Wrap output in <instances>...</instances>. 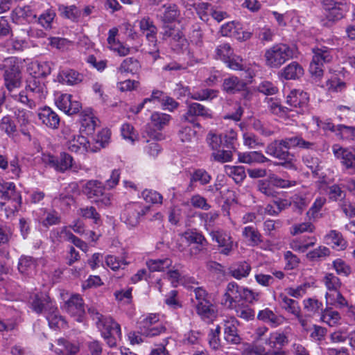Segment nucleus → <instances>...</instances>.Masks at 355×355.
Returning <instances> with one entry per match:
<instances>
[{
	"label": "nucleus",
	"mask_w": 355,
	"mask_h": 355,
	"mask_svg": "<svg viewBox=\"0 0 355 355\" xmlns=\"http://www.w3.org/2000/svg\"><path fill=\"white\" fill-rule=\"evenodd\" d=\"M242 288L234 282H230L221 299V304L227 309L235 307L242 300Z\"/></svg>",
	"instance_id": "15"
},
{
	"label": "nucleus",
	"mask_w": 355,
	"mask_h": 355,
	"mask_svg": "<svg viewBox=\"0 0 355 355\" xmlns=\"http://www.w3.org/2000/svg\"><path fill=\"white\" fill-rule=\"evenodd\" d=\"M148 211V206L138 202H130L125 205L121 214V219L130 228L135 227L139 223L141 216Z\"/></svg>",
	"instance_id": "9"
},
{
	"label": "nucleus",
	"mask_w": 355,
	"mask_h": 355,
	"mask_svg": "<svg viewBox=\"0 0 355 355\" xmlns=\"http://www.w3.org/2000/svg\"><path fill=\"white\" fill-rule=\"evenodd\" d=\"M327 200L324 197H318L306 212V216L310 220H315L320 217V211L325 205Z\"/></svg>",
	"instance_id": "53"
},
{
	"label": "nucleus",
	"mask_w": 355,
	"mask_h": 355,
	"mask_svg": "<svg viewBox=\"0 0 355 355\" xmlns=\"http://www.w3.org/2000/svg\"><path fill=\"white\" fill-rule=\"evenodd\" d=\"M244 146L249 148H257L263 147L264 144L257 135L252 132H244L243 134Z\"/></svg>",
	"instance_id": "63"
},
{
	"label": "nucleus",
	"mask_w": 355,
	"mask_h": 355,
	"mask_svg": "<svg viewBox=\"0 0 355 355\" xmlns=\"http://www.w3.org/2000/svg\"><path fill=\"white\" fill-rule=\"evenodd\" d=\"M98 119L90 109L83 110L80 114V131L92 135L95 130Z\"/></svg>",
	"instance_id": "23"
},
{
	"label": "nucleus",
	"mask_w": 355,
	"mask_h": 355,
	"mask_svg": "<svg viewBox=\"0 0 355 355\" xmlns=\"http://www.w3.org/2000/svg\"><path fill=\"white\" fill-rule=\"evenodd\" d=\"M309 101V95L306 92L300 90H292L286 96V103L291 107H302Z\"/></svg>",
	"instance_id": "35"
},
{
	"label": "nucleus",
	"mask_w": 355,
	"mask_h": 355,
	"mask_svg": "<svg viewBox=\"0 0 355 355\" xmlns=\"http://www.w3.org/2000/svg\"><path fill=\"white\" fill-rule=\"evenodd\" d=\"M3 73V85L8 94L14 92L21 85V73L17 60L15 57H9L4 60L2 64Z\"/></svg>",
	"instance_id": "5"
},
{
	"label": "nucleus",
	"mask_w": 355,
	"mask_h": 355,
	"mask_svg": "<svg viewBox=\"0 0 355 355\" xmlns=\"http://www.w3.org/2000/svg\"><path fill=\"white\" fill-rule=\"evenodd\" d=\"M58 10L62 17L70 19L72 21H78L80 16V10L74 5L58 4Z\"/></svg>",
	"instance_id": "41"
},
{
	"label": "nucleus",
	"mask_w": 355,
	"mask_h": 355,
	"mask_svg": "<svg viewBox=\"0 0 355 355\" xmlns=\"http://www.w3.org/2000/svg\"><path fill=\"white\" fill-rule=\"evenodd\" d=\"M38 118L41 123L51 129H57L60 125V119L58 114L49 107L38 110Z\"/></svg>",
	"instance_id": "20"
},
{
	"label": "nucleus",
	"mask_w": 355,
	"mask_h": 355,
	"mask_svg": "<svg viewBox=\"0 0 355 355\" xmlns=\"http://www.w3.org/2000/svg\"><path fill=\"white\" fill-rule=\"evenodd\" d=\"M279 300L283 309L294 316H299L301 308L297 301L289 298L284 293L279 294Z\"/></svg>",
	"instance_id": "37"
},
{
	"label": "nucleus",
	"mask_w": 355,
	"mask_h": 355,
	"mask_svg": "<svg viewBox=\"0 0 355 355\" xmlns=\"http://www.w3.org/2000/svg\"><path fill=\"white\" fill-rule=\"evenodd\" d=\"M171 119V116L168 114L160 112H154L150 116V123L154 127V130H147L148 134L153 138L158 139L161 135L156 131L163 130L168 125Z\"/></svg>",
	"instance_id": "18"
},
{
	"label": "nucleus",
	"mask_w": 355,
	"mask_h": 355,
	"mask_svg": "<svg viewBox=\"0 0 355 355\" xmlns=\"http://www.w3.org/2000/svg\"><path fill=\"white\" fill-rule=\"evenodd\" d=\"M0 130L3 131L8 137H14L17 131V126L10 116L6 115L1 119Z\"/></svg>",
	"instance_id": "55"
},
{
	"label": "nucleus",
	"mask_w": 355,
	"mask_h": 355,
	"mask_svg": "<svg viewBox=\"0 0 355 355\" xmlns=\"http://www.w3.org/2000/svg\"><path fill=\"white\" fill-rule=\"evenodd\" d=\"M0 193L1 198L13 200L19 205L21 203V195L17 191L15 184L11 182H0Z\"/></svg>",
	"instance_id": "25"
},
{
	"label": "nucleus",
	"mask_w": 355,
	"mask_h": 355,
	"mask_svg": "<svg viewBox=\"0 0 355 355\" xmlns=\"http://www.w3.org/2000/svg\"><path fill=\"white\" fill-rule=\"evenodd\" d=\"M327 239L332 247L337 250H344L347 247V241L344 239L342 234L336 230H331L327 236Z\"/></svg>",
	"instance_id": "48"
},
{
	"label": "nucleus",
	"mask_w": 355,
	"mask_h": 355,
	"mask_svg": "<svg viewBox=\"0 0 355 355\" xmlns=\"http://www.w3.org/2000/svg\"><path fill=\"white\" fill-rule=\"evenodd\" d=\"M172 265V261L168 258L149 259L146 261V266L152 272H160L169 268Z\"/></svg>",
	"instance_id": "49"
},
{
	"label": "nucleus",
	"mask_w": 355,
	"mask_h": 355,
	"mask_svg": "<svg viewBox=\"0 0 355 355\" xmlns=\"http://www.w3.org/2000/svg\"><path fill=\"white\" fill-rule=\"evenodd\" d=\"M334 156L340 161L343 166L347 170H355V150L343 148L338 144L332 146Z\"/></svg>",
	"instance_id": "16"
},
{
	"label": "nucleus",
	"mask_w": 355,
	"mask_h": 355,
	"mask_svg": "<svg viewBox=\"0 0 355 355\" xmlns=\"http://www.w3.org/2000/svg\"><path fill=\"white\" fill-rule=\"evenodd\" d=\"M252 125L255 131L263 137H270L275 132L274 128L259 119L254 120Z\"/></svg>",
	"instance_id": "61"
},
{
	"label": "nucleus",
	"mask_w": 355,
	"mask_h": 355,
	"mask_svg": "<svg viewBox=\"0 0 355 355\" xmlns=\"http://www.w3.org/2000/svg\"><path fill=\"white\" fill-rule=\"evenodd\" d=\"M336 136L343 141H352L355 139V125H337Z\"/></svg>",
	"instance_id": "50"
},
{
	"label": "nucleus",
	"mask_w": 355,
	"mask_h": 355,
	"mask_svg": "<svg viewBox=\"0 0 355 355\" xmlns=\"http://www.w3.org/2000/svg\"><path fill=\"white\" fill-rule=\"evenodd\" d=\"M288 342V338L285 334L275 331L271 333L268 338L265 340V344L268 345L270 350L280 351L283 346L286 345Z\"/></svg>",
	"instance_id": "33"
},
{
	"label": "nucleus",
	"mask_w": 355,
	"mask_h": 355,
	"mask_svg": "<svg viewBox=\"0 0 355 355\" xmlns=\"http://www.w3.org/2000/svg\"><path fill=\"white\" fill-rule=\"evenodd\" d=\"M105 263L112 270H118L120 268H124L130 262L128 261L125 257L121 258L114 255H107L105 257Z\"/></svg>",
	"instance_id": "51"
},
{
	"label": "nucleus",
	"mask_w": 355,
	"mask_h": 355,
	"mask_svg": "<svg viewBox=\"0 0 355 355\" xmlns=\"http://www.w3.org/2000/svg\"><path fill=\"white\" fill-rule=\"evenodd\" d=\"M83 192L88 198H94V201L102 206L107 207L111 204L110 193L105 192V187L98 180H89L83 187Z\"/></svg>",
	"instance_id": "10"
},
{
	"label": "nucleus",
	"mask_w": 355,
	"mask_h": 355,
	"mask_svg": "<svg viewBox=\"0 0 355 355\" xmlns=\"http://www.w3.org/2000/svg\"><path fill=\"white\" fill-rule=\"evenodd\" d=\"M70 130L64 129L63 134L67 139V148L73 153L84 154L90 150V144L87 137L80 135H71Z\"/></svg>",
	"instance_id": "13"
},
{
	"label": "nucleus",
	"mask_w": 355,
	"mask_h": 355,
	"mask_svg": "<svg viewBox=\"0 0 355 355\" xmlns=\"http://www.w3.org/2000/svg\"><path fill=\"white\" fill-rule=\"evenodd\" d=\"M31 68L34 69V73L38 76H46L51 73V63L47 61H35L31 63Z\"/></svg>",
	"instance_id": "58"
},
{
	"label": "nucleus",
	"mask_w": 355,
	"mask_h": 355,
	"mask_svg": "<svg viewBox=\"0 0 355 355\" xmlns=\"http://www.w3.org/2000/svg\"><path fill=\"white\" fill-rule=\"evenodd\" d=\"M140 64L137 59L127 58L123 60L118 70L121 73H137L140 69Z\"/></svg>",
	"instance_id": "46"
},
{
	"label": "nucleus",
	"mask_w": 355,
	"mask_h": 355,
	"mask_svg": "<svg viewBox=\"0 0 355 355\" xmlns=\"http://www.w3.org/2000/svg\"><path fill=\"white\" fill-rule=\"evenodd\" d=\"M257 318L268 324L271 327L275 328L284 324L286 318L282 315L275 314L272 310L266 308L259 311L257 315Z\"/></svg>",
	"instance_id": "24"
},
{
	"label": "nucleus",
	"mask_w": 355,
	"mask_h": 355,
	"mask_svg": "<svg viewBox=\"0 0 355 355\" xmlns=\"http://www.w3.org/2000/svg\"><path fill=\"white\" fill-rule=\"evenodd\" d=\"M37 266V260L30 256L22 255L18 261V270L25 276H33L35 273Z\"/></svg>",
	"instance_id": "26"
},
{
	"label": "nucleus",
	"mask_w": 355,
	"mask_h": 355,
	"mask_svg": "<svg viewBox=\"0 0 355 355\" xmlns=\"http://www.w3.org/2000/svg\"><path fill=\"white\" fill-rule=\"evenodd\" d=\"M138 24L139 31L143 34L150 47L148 53L154 60L159 58V49L157 47V28L154 21L148 16H145L136 21Z\"/></svg>",
	"instance_id": "6"
},
{
	"label": "nucleus",
	"mask_w": 355,
	"mask_h": 355,
	"mask_svg": "<svg viewBox=\"0 0 355 355\" xmlns=\"http://www.w3.org/2000/svg\"><path fill=\"white\" fill-rule=\"evenodd\" d=\"M209 234L212 241L218 244V248H221L220 252L222 254L230 255L237 245L236 243H234L230 231L217 228L210 230Z\"/></svg>",
	"instance_id": "11"
},
{
	"label": "nucleus",
	"mask_w": 355,
	"mask_h": 355,
	"mask_svg": "<svg viewBox=\"0 0 355 355\" xmlns=\"http://www.w3.org/2000/svg\"><path fill=\"white\" fill-rule=\"evenodd\" d=\"M311 200L305 194L296 193L291 196L289 205H292L294 211L302 214L309 204Z\"/></svg>",
	"instance_id": "45"
},
{
	"label": "nucleus",
	"mask_w": 355,
	"mask_h": 355,
	"mask_svg": "<svg viewBox=\"0 0 355 355\" xmlns=\"http://www.w3.org/2000/svg\"><path fill=\"white\" fill-rule=\"evenodd\" d=\"M218 92L212 89H202L198 91L191 92V98L196 101L211 100L216 97Z\"/></svg>",
	"instance_id": "54"
},
{
	"label": "nucleus",
	"mask_w": 355,
	"mask_h": 355,
	"mask_svg": "<svg viewBox=\"0 0 355 355\" xmlns=\"http://www.w3.org/2000/svg\"><path fill=\"white\" fill-rule=\"evenodd\" d=\"M250 271L251 266L246 261L238 262L230 268L231 275L237 279L248 277Z\"/></svg>",
	"instance_id": "44"
},
{
	"label": "nucleus",
	"mask_w": 355,
	"mask_h": 355,
	"mask_svg": "<svg viewBox=\"0 0 355 355\" xmlns=\"http://www.w3.org/2000/svg\"><path fill=\"white\" fill-rule=\"evenodd\" d=\"M159 17L164 23H172L178 19L180 16V10L178 5L167 1L159 8Z\"/></svg>",
	"instance_id": "19"
},
{
	"label": "nucleus",
	"mask_w": 355,
	"mask_h": 355,
	"mask_svg": "<svg viewBox=\"0 0 355 355\" xmlns=\"http://www.w3.org/2000/svg\"><path fill=\"white\" fill-rule=\"evenodd\" d=\"M55 15H56L55 11L53 9L49 8L42 12L37 19L36 18L35 20L43 28L48 29L51 28L52 23L55 17Z\"/></svg>",
	"instance_id": "60"
},
{
	"label": "nucleus",
	"mask_w": 355,
	"mask_h": 355,
	"mask_svg": "<svg viewBox=\"0 0 355 355\" xmlns=\"http://www.w3.org/2000/svg\"><path fill=\"white\" fill-rule=\"evenodd\" d=\"M313 58L310 64L309 71L312 77L320 80L324 73V64L330 62L333 59V50L326 46L313 49Z\"/></svg>",
	"instance_id": "7"
},
{
	"label": "nucleus",
	"mask_w": 355,
	"mask_h": 355,
	"mask_svg": "<svg viewBox=\"0 0 355 355\" xmlns=\"http://www.w3.org/2000/svg\"><path fill=\"white\" fill-rule=\"evenodd\" d=\"M242 236L247 241L249 246H257L263 242L261 234L257 227L252 225L243 229Z\"/></svg>",
	"instance_id": "32"
},
{
	"label": "nucleus",
	"mask_w": 355,
	"mask_h": 355,
	"mask_svg": "<svg viewBox=\"0 0 355 355\" xmlns=\"http://www.w3.org/2000/svg\"><path fill=\"white\" fill-rule=\"evenodd\" d=\"M216 55L215 58L223 60L224 62L226 60H229L230 55H232L233 49L228 43H223L217 46L215 50Z\"/></svg>",
	"instance_id": "62"
},
{
	"label": "nucleus",
	"mask_w": 355,
	"mask_h": 355,
	"mask_svg": "<svg viewBox=\"0 0 355 355\" xmlns=\"http://www.w3.org/2000/svg\"><path fill=\"white\" fill-rule=\"evenodd\" d=\"M222 87L226 93L234 94L245 90L246 84L243 80L232 76L224 79Z\"/></svg>",
	"instance_id": "27"
},
{
	"label": "nucleus",
	"mask_w": 355,
	"mask_h": 355,
	"mask_svg": "<svg viewBox=\"0 0 355 355\" xmlns=\"http://www.w3.org/2000/svg\"><path fill=\"white\" fill-rule=\"evenodd\" d=\"M182 239L185 240L189 244L196 243L198 245L195 248V254L201 251L207 245V241L205 236L200 232L196 231H186L182 234Z\"/></svg>",
	"instance_id": "29"
},
{
	"label": "nucleus",
	"mask_w": 355,
	"mask_h": 355,
	"mask_svg": "<svg viewBox=\"0 0 355 355\" xmlns=\"http://www.w3.org/2000/svg\"><path fill=\"white\" fill-rule=\"evenodd\" d=\"M63 309L77 322H83L85 315L84 302L80 295L74 294L65 302Z\"/></svg>",
	"instance_id": "14"
},
{
	"label": "nucleus",
	"mask_w": 355,
	"mask_h": 355,
	"mask_svg": "<svg viewBox=\"0 0 355 355\" xmlns=\"http://www.w3.org/2000/svg\"><path fill=\"white\" fill-rule=\"evenodd\" d=\"M225 174L232 178L236 184L241 183L246 177L245 168L243 166H224Z\"/></svg>",
	"instance_id": "42"
},
{
	"label": "nucleus",
	"mask_w": 355,
	"mask_h": 355,
	"mask_svg": "<svg viewBox=\"0 0 355 355\" xmlns=\"http://www.w3.org/2000/svg\"><path fill=\"white\" fill-rule=\"evenodd\" d=\"M211 180V176L205 169H196L191 173L190 182L187 188V191H193L194 190V183L199 182L201 185L208 184Z\"/></svg>",
	"instance_id": "31"
},
{
	"label": "nucleus",
	"mask_w": 355,
	"mask_h": 355,
	"mask_svg": "<svg viewBox=\"0 0 355 355\" xmlns=\"http://www.w3.org/2000/svg\"><path fill=\"white\" fill-rule=\"evenodd\" d=\"M82 75L73 69H64L59 72L58 80L62 84L76 85L82 81Z\"/></svg>",
	"instance_id": "36"
},
{
	"label": "nucleus",
	"mask_w": 355,
	"mask_h": 355,
	"mask_svg": "<svg viewBox=\"0 0 355 355\" xmlns=\"http://www.w3.org/2000/svg\"><path fill=\"white\" fill-rule=\"evenodd\" d=\"M253 32L256 37L263 44L272 42L275 36L274 30L267 25L259 26Z\"/></svg>",
	"instance_id": "47"
},
{
	"label": "nucleus",
	"mask_w": 355,
	"mask_h": 355,
	"mask_svg": "<svg viewBox=\"0 0 355 355\" xmlns=\"http://www.w3.org/2000/svg\"><path fill=\"white\" fill-rule=\"evenodd\" d=\"M88 313L92 319L95 321L96 326L101 331V335H107V334H121L119 324L112 318L103 316L94 307H89Z\"/></svg>",
	"instance_id": "8"
},
{
	"label": "nucleus",
	"mask_w": 355,
	"mask_h": 355,
	"mask_svg": "<svg viewBox=\"0 0 355 355\" xmlns=\"http://www.w3.org/2000/svg\"><path fill=\"white\" fill-rule=\"evenodd\" d=\"M35 214L39 222L45 227L58 225L60 223V217L58 213L54 210L47 211L45 209H40Z\"/></svg>",
	"instance_id": "30"
},
{
	"label": "nucleus",
	"mask_w": 355,
	"mask_h": 355,
	"mask_svg": "<svg viewBox=\"0 0 355 355\" xmlns=\"http://www.w3.org/2000/svg\"><path fill=\"white\" fill-rule=\"evenodd\" d=\"M25 88L26 93H28L31 98H32V100H31L32 106H36L38 103H41L46 98L48 93L44 80L36 76L32 77L27 80Z\"/></svg>",
	"instance_id": "12"
},
{
	"label": "nucleus",
	"mask_w": 355,
	"mask_h": 355,
	"mask_svg": "<svg viewBox=\"0 0 355 355\" xmlns=\"http://www.w3.org/2000/svg\"><path fill=\"white\" fill-rule=\"evenodd\" d=\"M57 107L68 115H73L78 113L82 107L81 103L73 99V96L69 94H62L55 99Z\"/></svg>",
	"instance_id": "17"
},
{
	"label": "nucleus",
	"mask_w": 355,
	"mask_h": 355,
	"mask_svg": "<svg viewBox=\"0 0 355 355\" xmlns=\"http://www.w3.org/2000/svg\"><path fill=\"white\" fill-rule=\"evenodd\" d=\"M304 74L302 67L296 62H292L281 71V76L286 80L298 79Z\"/></svg>",
	"instance_id": "38"
},
{
	"label": "nucleus",
	"mask_w": 355,
	"mask_h": 355,
	"mask_svg": "<svg viewBox=\"0 0 355 355\" xmlns=\"http://www.w3.org/2000/svg\"><path fill=\"white\" fill-rule=\"evenodd\" d=\"M297 49L284 43L274 44L266 50V64L270 68H279L288 60L296 57Z\"/></svg>",
	"instance_id": "2"
},
{
	"label": "nucleus",
	"mask_w": 355,
	"mask_h": 355,
	"mask_svg": "<svg viewBox=\"0 0 355 355\" xmlns=\"http://www.w3.org/2000/svg\"><path fill=\"white\" fill-rule=\"evenodd\" d=\"M195 116H201L204 119H211L212 117L211 111L198 103H190L187 104V111L184 114L183 118L185 121L191 122V118Z\"/></svg>",
	"instance_id": "22"
},
{
	"label": "nucleus",
	"mask_w": 355,
	"mask_h": 355,
	"mask_svg": "<svg viewBox=\"0 0 355 355\" xmlns=\"http://www.w3.org/2000/svg\"><path fill=\"white\" fill-rule=\"evenodd\" d=\"M238 160L241 163L252 164L254 163L263 164L271 162V160L266 157L260 151H250L238 153Z\"/></svg>",
	"instance_id": "28"
},
{
	"label": "nucleus",
	"mask_w": 355,
	"mask_h": 355,
	"mask_svg": "<svg viewBox=\"0 0 355 355\" xmlns=\"http://www.w3.org/2000/svg\"><path fill=\"white\" fill-rule=\"evenodd\" d=\"M72 233L67 229V227L61 228H53L49 234V239L52 243L59 245L64 241H70Z\"/></svg>",
	"instance_id": "40"
},
{
	"label": "nucleus",
	"mask_w": 355,
	"mask_h": 355,
	"mask_svg": "<svg viewBox=\"0 0 355 355\" xmlns=\"http://www.w3.org/2000/svg\"><path fill=\"white\" fill-rule=\"evenodd\" d=\"M309 239L310 240L309 242L305 239H293L290 243L291 248L297 252H304L309 248L314 245L315 242L314 237L309 238Z\"/></svg>",
	"instance_id": "59"
},
{
	"label": "nucleus",
	"mask_w": 355,
	"mask_h": 355,
	"mask_svg": "<svg viewBox=\"0 0 355 355\" xmlns=\"http://www.w3.org/2000/svg\"><path fill=\"white\" fill-rule=\"evenodd\" d=\"M206 141L212 152L225 147L224 146L223 135L209 132L207 135Z\"/></svg>",
	"instance_id": "52"
},
{
	"label": "nucleus",
	"mask_w": 355,
	"mask_h": 355,
	"mask_svg": "<svg viewBox=\"0 0 355 355\" xmlns=\"http://www.w3.org/2000/svg\"><path fill=\"white\" fill-rule=\"evenodd\" d=\"M340 318V315L338 311L329 307L322 312L321 317L322 320L331 327L338 324Z\"/></svg>",
	"instance_id": "57"
},
{
	"label": "nucleus",
	"mask_w": 355,
	"mask_h": 355,
	"mask_svg": "<svg viewBox=\"0 0 355 355\" xmlns=\"http://www.w3.org/2000/svg\"><path fill=\"white\" fill-rule=\"evenodd\" d=\"M315 147L314 142L306 141L301 136L297 135L273 141L267 145L265 152L276 159L284 162H290L293 155L289 152V149L292 148L313 149Z\"/></svg>",
	"instance_id": "1"
},
{
	"label": "nucleus",
	"mask_w": 355,
	"mask_h": 355,
	"mask_svg": "<svg viewBox=\"0 0 355 355\" xmlns=\"http://www.w3.org/2000/svg\"><path fill=\"white\" fill-rule=\"evenodd\" d=\"M313 121L315 123L317 126L325 133L330 132L335 133V135L336 134L337 125L334 124L331 119L313 116Z\"/></svg>",
	"instance_id": "56"
},
{
	"label": "nucleus",
	"mask_w": 355,
	"mask_h": 355,
	"mask_svg": "<svg viewBox=\"0 0 355 355\" xmlns=\"http://www.w3.org/2000/svg\"><path fill=\"white\" fill-rule=\"evenodd\" d=\"M238 321L234 318L224 320V338L227 343L237 345L241 343V338L238 333Z\"/></svg>",
	"instance_id": "21"
},
{
	"label": "nucleus",
	"mask_w": 355,
	"mask_h": 355,
	"mask_svg": "<svg viewBox=\"0 0 355 355\" xmlns=\"http://www.w3.org/2000/svg\"><path fill=\"white\" fill-rule=\"evenodd\" d=\"M77 214L85 219H90L96 225H100L102 223L101 216L93 206H83L80 207Z\"/></svg>",
	"instance_id": "43"
},
{
	"label": "nucleus",
	"mask_w": 355,
	"mask_h": 355,
	"mask_svg": "<svg viewBox=\"0 0 355 355\" xmlns=\"http://www.w3.org/2000/svg\"><path fill=\"white\" fill-rule=\"evenodd\" d=\"M57 344L60 347L56 348L55 352L59 355H76L80 350L78 343H71L64 338H59Z\"/></svg>",
	"instance_id": "34"
},
{
	"label": "nucleus",
	"mask_w": 355,
	"mask_h": 355,
	"mask_svg": "<svg viewBox=\"0 0 355 355\" xmlns=\"http://www.w3.org/2000/svg\"><path fill=\"white\" fill-rule=\"evenodd\" d=\"M195 300H193L198 315L205 322H210L216 318L218 309L208 296V293L201 287L193 289Z\"/></svg>",
	"instance_id": "3"
},
{
	"label": "nucleus",
	"mask_w": 355,
	"mask_h": 355,
	"mask_svg": "<svg viewBox=\"0 0 355 355\" xmlns=\"http://www.w3.org/2000/svg\"><path fill=\"white\" fill-rule=\"evenodd\" d=\"M325 298L327 306H332L338 309H342L348 306L347 300L343 297L339 290L333 292H327Z\"/></svg>",
	"instance_id": "39"
},
{
	"label": "nucleus",
	"mask_w": 355,
	"mask_h": 355,
	"mask_svg": "<svg viewBox=\"0 0 355 355\" xmlns=\"http://www.w3.org/2000/svg\"><path fill=\"white\" fill-rule=\"evenodd\" d=\"M326 88L332 92H339L346 89V83L338 77L334 76L326 81Z\"/></svg>",
	"instance_id": "64"
},
{
	"label": "nucleus",
	"mask_w": 355,
	"mask_h": 355,
	"mask_svg": "<svg viewBox=\"0 0 355 355\" xmlns=\"http://www.w3.org/2000/svg\"><path fill=\"white\" fill-rule=\"evenodd\" d=\"M31 307L35 313L45 315L51 327H55L60 322H63L62 317L58 315L55 303L49 296H36L32 302Z\"/></svg>",
	"instance_id": "4"
}]
</instances>
